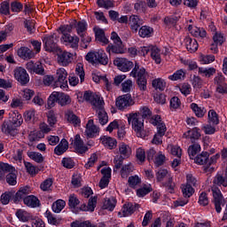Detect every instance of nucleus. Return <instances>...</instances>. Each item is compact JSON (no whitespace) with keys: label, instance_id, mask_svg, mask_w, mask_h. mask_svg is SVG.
I'll return each mask as SVG.
<instances>
[{"label":"nucleus","instance_id":"nucleus-1","mask_svg":"<svg viewBox=\"0 0 227 227\" xmlns=\"http://www.w3.org/2000/svg\"><path fill=\"white\" fill-rule=\"evenodd\" d=\"M128 122L131 125L137 137H145V120L141 118V114L131 113L128 115Z\"/></svg>","mask_w":227,"mask_h":227},{"label":"nucleus","instance_id":"nucleus-2","mask_svg":"<svg viewBox=\"0 0 227 227\" xmlns=\"http://www.w3.org/2000/svg\"><path fill=\"white\" fill-rule=\"evenodd\" d=\"M90 104L91 106H93V108L98 113L99 123H101L102 125H106V123L109 121V117L107 116L106 109H104V101L100 98V96L94 94Z\"/></svg>","mask_w":227,"mask_h":227},{"label":"nucleus","instance_id":"nucleus-3","mask_svg":"<svg viewBox=\"0 0 227 227\" xmlns=\"http://www.w3.org/2000/svg\"><path fill=\"white\" fill-rule=\"evenodd\" d=\"M130 75L135 79L137 77V84L140 91H146V84H148L146 80V69H145V67L139 69V64L136 62L135 67L130 72Z\"/></svg>","mask_w":227,"mask_h":227},{"label":"nucleus","instance_id":"nucleus-4","mask_svg":"<svg viewBox=\"0 0 227 227\" xmlns=\"http://www.w3.org/2000/svg\"><path fill=\"white\" fill-rule=\"evenodd\" d=\"M86 61L91 65H103L106 67L109 63V58L105 51H90L85 56Z\"/></svg>","mask_w":227,"mask_h":227},{"label":"nucleus","instance_id":"nucleus-5","mask_svg":"<svg viewBox=\"0 0 227 227\" xmlns=\"http://www.w3.org/2000/svg\"><path fill=\"white\" fill-rule=\"evenodd\" d=\"M197 185L198 180H196V177H194L192 174H188L186 176V184L182 187L183 196L184 198H191L194 192V188L192 187H197Z\"/></svg>","mask_w":227,"mask_h":227},{"label":"nucleus","instance_id":"nucleus-6","mask_svg":"<svg viewBox=\"0 0 227 227\" xmlns=\"http://www.w3.org/2000/svg\"><path fill=\"white\" fill-rule=\"evenodd\" d=\"M134 104H136V102H134L130 93L119 96L115 100V106L119 111H125V109L131 107Z\"/></svg>","mask_w":227,"mask_h":227},{"label":"nucleus","instance_id":"nucleus-7","mask_svg":"<svg viewBox=\"0 0 227 227\" xmlns=\"http://www.w3.org/2000/svg\"><path fill=\"white\" fill-rule=\"evenodd\" d=\"M213 192V203L215 205V211L217 214H221V210H223V207H224V203L226 201L224 200V198L223 197V193H221V190L217 187L212 188Z\"/></svg>","mask_w":227,"mask_h":227},{"label":"nucleus","instance_id":"nucleus-8","mask_svg":"<svg viewBox=\"0 0 227 227\" xmlns=\"http://www.w3.org/2000/svg\"><path fill=\"white\" fill-rule=\"evenodd\" d=\"M0 167L9 173L6 176V182L9 185H17V170L8 163H1Z\"/></svg>","mask_w":227,"mask_h":227},{"label":"nucleus","instance_id":"nucleus-9","mask_svg":"<svg viewBox=\"0 0 227 227\" xmlns=\"http://www.w3.org/2000/svg\"><path fill=\"white\" fill-rule=\"evenodd\" d=\"M67 77H68V73H67V70L65 68L58 69L56 73L57 80L54 82V87L67 88V86H68V80H67Z\"/></svg>","mask_w":227,"mask_h":227},{"label":"nucleus","instance_id":"nucleus-10","mask_svg":"<svg viewBox=\"0 0 227 227\" xmlns=\"http://www.w3.org/2000/svg\"><path fill=\"white\" fill-rule=\"evenodd\" d=\"M210 154L207 152H202L200 154L197 155L194 159L196 164H200V166H204L205 173H212L214 171V167H209L208 165V158Z\"/></svg>","mask_w":227,"mask_h":227},{"label":"nucleus","instance_id":"nucleus-11","mask_svg":"<svg viewBox=\"0 0 227 227\" xmlns=\"http://www.w3.org/2000/svg\"><path fill=\"white\" fill-rule=\"evenodd\" d=\"M43 42L46 52H58V51H61V48H59L58 43L54 40V35L44 36Z\"/></svg>","mask_w":227,"mask_h":227},{"label":"nucleus","instance_id":"nucleus-12","mask_svg":"<svg viewBox=\"0 0 227 227\" xmlns=\"http://www.w3.org/2000/svg\"><path fill=\"white\" fill-rule=\"evenodd\" d=\"M114 65L121 70V72H129L134 68V62L125 58H116L114 60Z\"/></svg>","mask_w":227,"mask_h":227},{"label":"nucleus","instance_id":"nucleus-13","mask_svg":"<svg viewBox=\"0 0 227 227\" xmlns=\"http://www.w3.org/2000/svg\"><path fill=\"white\" fill-rule=\"evenodd\" d=\"M71 145H73L76 153L82 155L88 150V146L84 145V141L81 138V135L77 134L74 138L70 139Z\"/></svg>","mask_w":227,"mask_h":227},{"label":"nucleus","instance_id":"nucleus-14","mask_svg":"<svg viewBox=\"0 0 227 227\" xmlns=\"http://www.w3.org/2000/svg\"><path fill=\"white\" fill-rule=\"evenodd\" d=\"M14 77L21 86H26L29 82V74L23 67H18L14 70Z\"/></svg>","mask_w":227,"mask_h":227},{"label":"nucleus","instance_id":"nucleus-15","mask_svg":"<svg viewBox=\"0 0 227 227\" xmlns=\"http://www.w3.org/2000/svg\"><path fill=\"white\" fill-rule=\"evenodd\" d=\"M61 42L67 47L77 51L79 49V37L76 35L72 36L71 35H66L61 36Z\"/></svg>","mask_w":227,"mask_h":227},{"label":"nucleus","instance_id":"nucleus-16","mask_svg":"<svg viewBox=\"0 0 227 227\" xmlns=\"http://www.w3.org/2000/svg\"><path fill=\"white\" fill-rule=\"evenodd\" d=\"M58 61L62 67H68L72 63V53L68 51H58Z\"/></svg>","mask_w":227,"mask_h":227},{"label":"nucleus","instance_id":"nucleus-17","mask_svg":"<svg viewBox=\"0 0 227 227\" xmlns=\"http://www.w3.org/2000/svg\"><path fill=\"white\" fill-rule=\"evenodd\" d=\"M139 210V204H132V202H127L122 206L121 213L123 217H129L132 215L134 212Z\"/></svg>","mask_w":227,"mask_h":227},{"label":"nucleus","instance_id":"nucleus-18","mask_svg":"<svg viewBox=\"0 0 227 227\" xmlns=\"http://www.w3.org/2000/svg\"><path fill=\"white\" fill-rule=\"evenodd\" d=\"M106 52H113V54H125V46L123 42L114 43L108 44L106 47Z\"/></svg>","mask_w":227,"mask_h":227},{"label":"nucleus","instance_id":"nucleus-19","mask_svg":"<svg viewBox=\"0 0 227 227\" xmlns=\"http://www.w3.org/2000/svg\"><path fill=\"white\" fill-rule=\"evenodd\" d=\"M12 192V200L14 201V203H20V201H22V200L24 202V199L27 198V194H29V187L25 186L23 188H20L16 193L15 192Z\"/></svg>","mask_w":227,"mask_h":227},{"label":"nucleus","instance_id":"nucleus-20","mask_svg":"<svg viewBox=\"0 0 227 227\" xmlns=\"http://www.w3.org/2000/svg\"><path fill=\"white\" fill-rule=\"evenodd\" d=\"M183 137L185 139H191L192 143H196L200 137H201V134L200 133L199 128H193L192 129H189L186 133L183 135Z\"/></svg>","mask_w":227,"mask_h":227},{"label":"nucleus","instance_id":"nucleus-21","mask_svg":"<svg viewBox=\"0 0 227 227\" xmlns=\"http://www.w3.org/2000/svg\"><path fill=\"white\" fill-rule=\"evenodd\" d=\"M99 132V129L94 124L93 119L89 120L86 125L85 134L89 137H95L97 133Z\"/></svg>","mask_w":227,"mask_h":227},{"label":"nucleus","instance_id":"nucleus-22","mask_svg":"<svg viewBox=\"0 0 227 227\" xmlns=\"http://www.w3.org/2000/svg\"><path fill=\"white\" fill-rule=\"evenodd\" d=\"M130 29L133 33H137V29L143 26V20L139 19V16L131 15L129 17Z\"/></svg>","mask_w":227,"mask_h":227},{"label":"nucleus","instance_id":"nucleus-23","mask_svg":"<svg viewBox=\"0 0 227 227\" xmlns=\"http://www.w3.org/2000/svg\"><path fill=\"white\" fill-rule=\"evenodd\" d=\"M18 56L21 58V59H31L35 57V53L27 47H20L18 50Z\"/></svg>","mask_w":227,"mask_h":227},{"label":"nucleus","instance_id":"nucleus-24","mask_svg":"<svg viewBox=\"0 0 227 227\" xmlns=\"http://www.w3.org/2000/svg\"><path fill=\"white\" fill-rule=\"evenodd\" d=\"M24 204L27 207H31V208H36V207H40V200L35 195H27L24 199Z\"/></svg>","mask_w":227,"mask_h":227},{"label":"nucleus","instance_id":"nucleus-25","mask_svg":"<svg viewBox=\"0 0 227 227\" xmlns=\"http://www.w3.org/2000/svg\"><path fill=\"white\" fill-rule=\"evenodd\" d=\"M184 43L189 52H196L198 51V41H196V39H192L189 36L185 37Z\"/></svg>","mask_w":227,"mask_h":227},{"label":"nucleus","instance_id":"nucleus-26","mask_svg":"<svg viewBox=\"0 0 227 227\" xmlns=\"http://www.w3.org/2000/svg\"><path fill=\"white\" fill-rule=\"evenodd\" d=\"M68 150V141L67 139L63 138L60 143L55 147L54 153L56 155H63L65 152Z\"/></svg>","mask_w":227,"mask_h":227},{"label":"nucleus","instance_id":"nucleus-27","mask_svg":"<svg viewBox=\"0 0 227 227\" xmlns=\"http://www.w3.org/2000/svg\"><path fill=\"white\" fill-rule=\"evenodd\" d=\"M58 95V104L59 106H68V104H71L72 99L70 98V96L67 94H65L63 92H57Z\"/></svg>","mask_w":227,"mask_h":227},{"label":"nucleus","instance_id":"nucleus-28","mask_svg":"<svg viewBox=\"0 0 227 227\" xmlns=\"http://www.w3.org/2000/svg\"><path fill=\"white\" fill-rule=\"evenodd\" d=\"M115 207H116V199H114V197H111L105 200L103 204L104 210H109L110 212H113Z\"/></svg>","mask_w":227,"mask_h":227},{"label":"nucleus","instance_id":"nucleus-29","mask_svg":"<svg viewBox=\"0 0 227 227\" xmlns=\"http://www.w3.org/2000/svg\"><path fill=\"white\" fill-rule=\"evenodd\" d=\"M102 143L104 146L106 148H109V150H113L114 148H116V145L118 142H116V139L111 137H104L101 138Z\"/></svg>","mask_w":227,"mask_h":227},{"label":"nucleus","instance_id":"nucleus-30","mask_svg":"<svg viewBox=\"0 0 227 227\" xmlns=\"http://www.w3.org/2000/svg\"><path fill=\"white\" fill-rule=\"evenodd\" d=\"M152 191H153V189H152V185L144 184L142 188L137 190V196H138V198H145V196H146V194H150Z\"/></svg>","mask_w":227,"mask_h":227},{"label":"nucleus","instance_id":"nucleus-31","mask_svg":"<svg viewBox=\"0 0 227 227\" xmlns=\"http://www.w3.org/2000/svg\"><path fill=\"white\" fill-rule=\"evenodd\" d=\"M45 215L50 224H52L53 226H59V224H61V219L56 218L51 211L47 210Z\"/></svg>","mask_w":227,"mask_h":227},{"label":"nucleus","instance_id":"nucleus-32","mask_svg":"<svg viewBox=\"0 0 227 227\" xmlns=\"http://www.w3.org/2000/svg\"><path fill=\"white\" fill-rule=\"evenodd\" d=\"M67 202H65V200H58L57 201L53 202L51 208L53 212L59 214V212L65 208Z\"/></svg>","mask_w":227,"mask_h":227},{"label":"nucleus","instance_id":"nucleus-33","mask_svg":"<svg viewBox=\"0 0 227 227\" xmlns=\"http://www.w3.org/2000/svg\"><path fill=\"white\" fill-rule=\"evenodd\" d=\"M153 33V28L148 26H143L138 31V35L139 36H141V38L150 37L152 36Z\"/></svg>","mask_w":227,"mask_h":227},{"label":"nucleus","instance_id":"nucleus-34","mask_svg":"<svg viewBox=\"0 0 227 227\" xmlns=\"http://www.w3.org/2000/svg\"><path fill=\"white\" fill-rule=\"evenodd\" d=\"M120 155L124 157L125 159H129L130 157V147L127 145L125 143H121L119 145Z\"/></svg>","mask_w":227,"mask_h":227},{"label":"nucleus","instance_id":"nucleus-35","mask_svg":"<svg viewBox=\"0 0 227 227\" xmlns=\"http://www.w3.org/2000/svg\"><path fill=\"white\" fill-rule=\"evenodd\" d=\"M16 217L22 221V223H27L31 219V215L25 210L18 209L16 212Z\"/></svg>","mask_w":227,"mask_h":227},{"label":"nucleus","instance_id":"nucleus-36","mask_svg":"<svg viewBox=\"0 0 227 227\" xmlns=\"http://www.w3.org/2000/svg\"><path fill=\"white\" fill-rule=\"evenodd\" d=\"M213 184H215V185H219V187H221V185H223V187H227L226 177L223 176L221 174H217L213 180Z\"/></svg>","mask_w":227,"mask_h":227},{"label":"nucleus","instance_id":"nucleus-37","mask_svg":"<svg viewBox=\"0 0 227 227\" xmlns=\"http://www.w3.org/2000/svg\"><path fill=\"white\" fill-rule=\"evenodd\" d=\"M76 21L69 24V25H64L59 27V30L62 33V36H65L66 35H70V33H72V29L76 27Z\"/></svg>","mask_w":227,"mask_h":227},{"label":"nucleus","instance_id":"nucleus-38","mask_svg":"<svg viewBox=\"0 0 227 227\" xmlns=\"http://www.w3.org/2000/svg\"><path fill=\"white\" fill-rule=\"evenodd\" d=\"M201 146L198 143H192V145L188 148V153L190 155V158L192 159L199 152H200Z\"/></svg>","mask_w":227,"mask_h":227},{"label":"nucleus","instance_id":"nucleus-39","mask_svg":"<svg viewBox=\"0 0 227 227\" xmlns=\"http://www.w3.org/2000/svg\"><path fill=\"white\" fill-rule=\"evenodd\" d=\"M151 57L157 65L160 64V50L159 48L155 46L151 48Z\"/></svg>","mask_w":227,"mask_h":227},{"label":"nucleus","instance_id":"nucleus-40","mask_svg":"<svg viewBox=\"0 0 227 227\" xmlns=\"http://www.w3.org/2000/svg\"><path fill=\"white\" fill-rule=\"evenodd\" d=\"M15 129L16 128L12 125L10 121H4L2 124V132H4V134H12Z\"/></svg>","mask_w":227,"mask_h":227},{"label":"nucleus","instance_id":"nucleus-41","mask_svg":"<svg viewBox=\"0 0 227 227\" xmlns=\"http://www.w3.org/2000/svg\"><path fill=\"white\" fill-rule=\"evenodd\" d=\"M134 171V168L131 164L124 165L121 169V178H127L130 173Z\"/></svg>","mask_w":227,"mask_h":227},{"label":"nucleus","instance_id":"nucleus-42","mask_svg":"<svg viewBox=\"0 0 227 227\" xmlns=\"http://www.w3.org/2000/svg\"><path fill=\"white\" fill-rule=\"evenodd\" d=\"M92 80L94 81V82H100V81H102L103 82H105L107 91L111 90V84L109 83V80L107 79V77L93 74Z\"/></svg>","mask_w":227,"mask_h":227},{"label":"nucleus","instance_id":"nucleus-43","mask_svg":"<svg viewBox=\"0 0 227 227\" xmlns=\"http://www.w3.org/2000/svg\"><path fill=\"white\" fill-rule=\"evenodd\" d=\"M128 184L131 189H136L140 185L141 179L137 176H130L128 179Z\"/></svg>","mask_w":227,"mask_h":227},{"label":"nucleus","instance_id":"nucleus-44","mask_svg":"<svg viewBox=\"0 0 227 227\" xmlns=\"http://www.w3.org/2000/svg\"><path fill=\"white\" fill-rule=\"evenodd\" d=\"M56 102H58V91H54L50 95L48 98L47 108L52 109V107L56 106Z\"/></svg>","mask_w":227,"mask_h":227},{"label":"nucleus","instance_id":"nucleus-45","mask_svg":"<svg viewBox=\"0 0 227 227\" xmlns=\"http://www.w3.org/2000/svg\"><path fill=\"white\" fill-rule=\"evenodd\" d=\"M79 203H81V201L75 196V194H72L69 196L68 205H69V207L73 210V212H75V208L77 205H79Z\"/></svg>","mask_w":227,"mask_h":227},{"label":"nucleus","instance_id":"nucleus-46","mask_svg":"<svg viewBox=\"0 0 227 227\" xmlns=\"http://www.w3.org/2000/svg\"><path fill=\"white\" fill-rule=\"evenodd\" d=\"M153 88L159 90L160 91H164L166 88V82L160 78L155 79L153 81Z\"/></svg>","mask_w":227,"mask_h":227},{"label":"nucleus","instance_id":"nucleus-47","mask_svg":"<svg viewBox=\"0 0 227 227\" xmlns=\"http://www.w3.org/2000/svg\"><path fill=\"white\" fill-rule=\"evenodd\" d=\"M28 157L32 159V160H35V162H37L38 164H42V162H43V156L40 153L30 152L28 153Z\"/></svg>","mask_w":227,"mask_h":227},{"label":"nucleus","instance_id":"nucleus-48","mask_svg":"<svg viewBox=\"0 0 227 227\" xmlns=\"http://www.w3.org/2000/svg\"><path fill=\"white\" fill-rule=\"evenodd\" d=\"M12 126H14L16 129L17 127H20L22 125V115L20 114H12V119L9 121Z\"/></svg>","mask_w":227,"mask_h":227},{"label":"nucleus","instance_id":"nucleus-49","mask_svg":"<svg viewBox=\"0 0 227 227\" xmlns=\"http://www.w3.org/2000/svg\"><path fill=\"white\" fill-rule=\"evenodd\" d=\"M127 159L125 157H122L121 155H116L114 159V171H116V169H121V166H123V160Z\"/></svg>","mask_w":227,"mask_h":227},{"label":"nucleus","instance_id":"nucleus-50","mask_svg":"<svg viewBox=\"0 0 227 227\" xmlns=\"http://www.w3.org/2000/svg\"><path fill=\"white\" fill-rule=\"evenodd\" d=\"M10 200H13V192H5L1 195V202L3 205H8Z\"/></svg>","mask_w":227,"mask_h":227},{"label":"nucleus","instance_id":"nucleus-51","mask_svg":"<svg viewBox=\"0 0 227 227\" xmlns=\"http://www.w3.org/2000/svg\"><path fill=\"white\" fill-rule=\"evenodd\" d=\"M97 4L99 8H106V10L114 6V4L111 0H97Z\"/></svg>","mask_w":227,"mask_h":227},{"label":"nucleus","instance_id":"nucleus-52","mask_svg":"<svg viewBox=\"0 0 227 227\" xmlns=\"http://www.w3.org/2000/svg\"><path fill=\"white\" fill-rule=\"evenodd\" d=\"M191 109H192L198 118H203V116H205V111H203L201 107L198 106V104L192 103L191 105Z\"/></svg>","mask_w":227,"mask_h":227},{"label":"nucleus","instance_id":"nucleus-53","mask_svg":"<svg viewBox=\"0 0 227 227\" xmlns=\"http://www.w3.org/2000/svg\"><path fill=\"white\" fill-rule=\"evenodd\" d=\"M0 13L2 15H10V2L4 1L0 4Z\"/></svg>","mask_w":227,"mask_h":227},{"label":"nucleus","instance_id":"nucleus-54","mask_svg":"<svg viewBox=\"0 0 227 227\" xmlns=\"http://www.w3.org/2000/svg\"><path fill=\"white\" fill-rule=\"evenodd\" d=\"M61 164L64 168H67V169H72L75 167V162H74L72 158H63Z\"/></svg>","mask_w":227,"mask_h":227},{"label":"nucleus","instance_id":"nucleus-55","mask_svg":"<svg viewBox=\"0 0 227 227\" xmlns=\"http://www.w3.org/2000/svg\"><path fill=\"white\" fill-rule=\"evenodd\" d=\"M47 118L50 127H54V125L58 123V119L56 118V114H54V111H49L47 114Z\"/></svg>","mask_w":227,"mask_h":227},{"label":"nucleus","instance_id":"nucleus-56","mask_svg":"<svg viewBox=\"0 0 227 227\" xmlns=\"http://www.w3.org/2000/svg\"><path fill=\"white\" fill-rule=\"evenodd\" d=\"M75 72L79 75L81 82H84V77L86 75V74L84 73V66H82V64L81 63L77 64Z\"/></svg>","mask_w":227,"mask_h":227},{"label":"nucleus","instance_id":"nucleus-57","mask_svg":"<svg viewBox=\"0 0 227 227\" xmlns=\"http://www.w3.org/2000/svg\"><path fill=\"white\" fill-rule=\"evenodd\" d=\"M71 227H97L95 224H92L90 221H84V222H73L71 223Z\"/></svg>","mask_w":227,"mask_h":227},{"label":"nucleus","instance_id":"nucleus-58","mask_svg":"<svg viewBox=\"0 0 227 227\" xmlns=\"http://www.w3.org/2000/svg\"><path fill=\"white\" fill-rule=\"evenodd\" d=\"M22 8H24V5L19 1H14L11 4V11L13 12L19 13L22 12Z\"/></svg>","mask_w":227,"mask_h":227},{"label":"nucleus","instance_id":"nucleus-59","mask_svg":"<svg viewBox=\"0 0 227 227\" xmlns=\"http://www.w3.org/2000/svg\"><path fill=\"white\" fill-rule=\"evenodd\" d=\"M185 77V73L183 70H177L172 75L168 76L170 81H180V79H184Z\"/></svg>","mask_w":227,"mask_h":227},{"label":"nucleus","instance_id":"nucleus-60","mask_svg":"<svg viewBox=\"0 0 227 227\" xmlns=\"http://www.w3.org/2000/svg\"><path fill=\"white\" fill-rule=\"evenodd\" d=\"M199 74H203L205 77H211L212 74H215V68L210 67L207 69L205 67H200Z\"/></svg>","mask_w":227,"mask_h":227},{"label":"nucleus","instance_id":"nucleus-61","mask_svg":"<svg viewBox=\"0 0 227 227\" xmlns=\"http://www.w3.org/2000/svg\"><path fill=\"white\" fill-rule=\"evenodd\" d=\"M208 119L211 122H213V125L219 124V115H217V113H215L214 110H210L208 112Z\"/></svg>","mask_w":227,"mask_h":227},{"label":"nucleus","instance_id":"nucleus-62","mask_svg":"<svg viewBox=\"0 0 227 227\" xmlns=\"http://www.w3.org/2000/svg\"><path fill=\"white\" fill-rule=\"evenodd\" d=\"M139 114L141 115V119L142 120H145V118H150V116H152V111L150 110V108L144 106L140 112Z\"/></svg>","mask_w":227,"mask_h":227},{"label":"nucleus","instance_id":"nucleus-63","mask_svg":"<svg viewBox=\"0 0 227 227\" xmlns=\"http://www.w3.org/2000/svg\"><path fill=\"white\" fill-rule=\"evenodd\" d=\"M67 121L70 123H73V125H79L81 123V119H79L74 113L67 114Z\"/></svg>","mask_w":227,"mask_h":227},{"label":"nucleus","instance_id":"nucleus-64","mask_svg":"<svg viewBox=\"0 0 227 227\" xmlns=\"http://www.w3.org/2000/svg\"><path fill=\"white\" fill-rule=\"evenodd\" d=\"M199 203L202 207H207V205H208V196L207 195V192H203L200 193L199 197Z\"/></svg>","mask_w":227,"mask_h":227}]
</instances>
